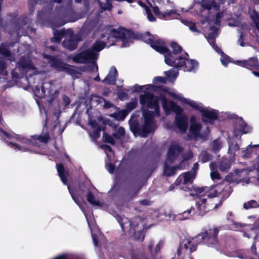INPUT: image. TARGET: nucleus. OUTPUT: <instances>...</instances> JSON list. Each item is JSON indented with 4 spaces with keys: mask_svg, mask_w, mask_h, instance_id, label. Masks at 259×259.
Here are the masks:
<instances>
[{
    "mask_svg": "<svg viewBox=\"0 0 259 259\" xmlns=\"http://www.w3.org/2000/svg\"><path fill=\"white\" fill-rule=\"evenodd\" d=\"M50 139V136L49 133L39 136L34 135L31 136V139L28 140L26 143L31 144L35 147H39V142L47 144Z\"/></svg>",
    "mask_w": 259,
    "mask_h": 259,
    "instance_id": "20",
    "label": "nucleus"
},
{
    "mask_svg": "<svg viewBox=\"0 0 259 259\" xmlns=\"http://www.w3.org/2000/svg\"><path fill=\"white\" fill-rule=\"evenodd\" d=\"M106 47V44L99 39H97L92 45L91 48L88 50H90L93 53H97L101 51L105 48Z\"/></svg>",
    "mask_w": 259,
    "mask_h": 259,
    "instance_id": "29",
    "label": "nucleus"
},
{
    "mask_svg": "<svg viewBox=\"0 0 259 259\" xmlns=\"http://www.w3.org/2000/svg\"><path fill=\"white\" fill-rule=\"evenodd\" d=\"M162 46L167 49V51L160 53L164 55L165 63L170 66L176 64V62L178 60L179 54L183 50L182 47L175 41H172L170 44L172 51L165 45V44L162 45Z\"/></svg>",
    "mask_w": 259,
    "mask_h": 259,
    "instance_id": "7",
    "label": "nucleus"
},
{
    "mask_svg": "<svg viewBox=\"0 0 259 259\" xmlns=\"http://www.w3.org/2000/svg\"><path fill=\"white\" fill-rule=\"evenodd\" d=\"M130 130L135 136H140L142 137H147L150 133L155 130L154 125L144 122L141 126L137 120H134L130 123Z\"/></svg>",
    "mask_w": 259,
    "mask_h": 259,
    "instance_id": "10",
    "label": "nucleus"
},
{
    "mask_svg": "<svg viewBox=\"0 0 259 259\" xmlns=\"http://www.w3.org/2000/svg\"><path fill=\"white\" fill-rule=\"evenodd\" d=\"M17 68L22 72L26 73L27 71L33 70L35 68L32 61L26 59L24 57H22L17 62Z\"/></svg>",
    "mask_w": 259,
    "mask_h": 259,
    "instance_id": "21",
    "label": "nucleus"
},
{
    "mask_svg": "<svg viewBox=\"0 0 259 259\" xmlns=\"http://www.w3.org/2000/svg\"><path fill=\"white\" fill-rule=\"evenodd\" d=\"M212 5L211 0H203L201 2L202 7L207 10H211V5Z\"/></svg>",
    "mask_w": 259,
    "mask_h": 259,
    "instance_id": "47",
    "label": "nucleus"
},
{
    "mask_svg": "<svg viewBox=\"0 0 259 259\" xmlns=\"http://www.w3.org/2000/svg\"><path fill=\"white\" fill-rule=\"evenodd\" d=\"M207 199L206 198H200L199 201L196 203V209L194 207H191L190 209L184 211L182 213L183 217V219H186L189 218V216L194 215L203 216L206 212L211 209L206 203ZM182 220V218H180Z\"/></svg>",
    "mask_w": 259,
    "mask_h": 259,
    "instance_id": "8",
    "label": "nucleus"
},
{
    "mask_svg": "<svg viewBox=\"0 0 259 259\" xmlns=\"http://www.w3.org/2000/svg\"><path fill=\"white\" fill-rule=\"evenodd\" d=\"M145 87V85H139L138 84H136L134 85L133 89H132L131 93H139Z\"/></svg>",
    "mask_w": 259,
    "mask_h": 259,
    "instance_id": "55",
    "label": "nucleus"
},
{
    "mask_svg": "<svg viewBox=\"0 0 259 259\" xmlns=\"http://www.w3.org/2000/svg\"><path fill=\"white\" fill-rule=\"evenodd\" d=\"M9 45H7L5 43H2L0 45V54L5 57H10L11 53L9 49Z\"/></svg>",
    "mask_w": 259,
    "mask_h": 259,
    "instance_id": "35",
    "label": "nucleus"
},
{
    "mask_svg": "<svg viewBox=\"0 0 259 259\" xmlns=\"http://www.w3.org/2000/svg\"><path fill=\"white\" fill-rule=\"evenodd\" d=\"M222 196L221 199V200L219 201V203L218 204H216L215 206L213 207V208H217L219 206H221L222 205L223 201L227 198L230 195V192L228 191L227 190L223 189L222 191Z\"/></svg>",
    "mask_w": 259,
    "mask_h": 259,
    "instance_id": "39",
    "label": "nucleus"
},
{
    "mask_svg": "<svg viewBox=\"0 0 259 259\" xmlns=\"http://www.w3.org/2000/svg\"><path fill=\"white\" fill-rule=\"evenodd\" d=\"M0 132L3 134V135L7 139L11 140L14 138V136L11 134L4 130L3 128H0Z\"/></svg>",
    "mask_w": 259,
    "mask_h": 259,
    "instance_id": "61",
    "label": "nucleus"
},
{
    "mask_svg": "<svg viewBox=\"0 0 259 259\" xmlns=\"http://www.w3.org/2000/svg\"><path fill=\"white\" fill-rule=\"evenodd\" d=\"M101 38H104V42L106 44V47L109 48L111 46L115 45L116 40L113 37L112 35L110 34V30L107 31L105 33H102L101 35Z\"/></svg>",
    "mask_w": 259,
    "mask_h": 259,
    "instance_id": "26",
    "label": "nucleus"
},
{
    "mask_svg": "<svg viewBox=\"0 0 259 259\" xmlns=\"http://www.w3.org/2000/svg\"><path fill=\"white\" fill-rule=\"evenodd\" d=\"M117 220L119 223L123 232L135 241H143L144 234L142 230L137 231L139 226L138 222L135 220H130L124 216H118Z\"/></svg>",
    "mask_w": 259,
    "mask_h": 259,
    "instance_id": "3",
    "label": "nucleus"
},
{
    "mask_svg": "<svg viewBox=\"0 0 259 259\" xmlns=\"http://www.w3.org/2000/svg\"><path fill=\"white\" fill-rule=\"evenodd\" d=\"M210 177L212 180H221V176L218 170L212 171L210 172Z\"/></svg>",
    "mask_w": 259,
    "mask_h": 259,
    "instance_id": "56",
    "label": "nucleus"
},
{
    "mask_svg": "<svg viewBox=\"0 0 259 259\" xmlns=\"http://www.w3.org/2000/svg\"><path fill=\"white\" fill-rule=\"evenodd\" d=\"M198 158L199 161L204 163L212 160L213 156L207 151L203 150L200 153Z\"/></svg>",
    "mask_w": 259,
    "mask_h": 259,
    "instance_id": "33",
    "label": "nucleus"
},
{
    "mask_svg": "<svg viewBox=\"0 0 259 259\" xmlns=\"http://www.w3.org/2000/svg\"><path fill=\"white\" fill-rule=\"evenodd\" d=\"M175 123L176 127L183 133H185L188 126V117L185 114L175 116Z\"/></svg>",
    "mask_w": 259,
    "mask_h": 259,
    "instance_id": "18",
    "label": "nucleus"
},
{
    "mask_svg": "<svg viewBox=\"0 0 259 259\" xmlns=\"http://www.w3.org/2000/svg\"><path fill=\"white\" fill-rule=\"evenodd\" d=\"M118 97L120 100L123 101L128 98V95L126 92L121 91L118 93Z\"/></svg>",
    "mask_w": 259,
    "mask_h": 259,
    "instance_id": "59",
    "label": "nucleus"
},
{
    "mask_svg": "<svg viewBox=\"0 0 259 259\" xmlns=\"http://www.w3.org/2000/svg\"><path fill=\"white\" fill-rule=\"evenodd\" d=\"M221 61L223 65L227 66L230 62V57L226 55H223L221 57Z\"/></svg>",
    "mask_w": 259,
    "mask_h": 259,
    "instance_id": "57",
    "label": "nucleus"
},
{
    "mask_svg": "<svg viewBox=\"0 0 259 259\" xmlns=\"http://www.w3.org/2000/svg\"><path fill=\"white\" fill-rule=\"evenodd\" d=\"M140 103L143 106H146L150 109H154L157 116L160 114V107L159 104V100H161L162 103V107L165 111L168 109L167 105V99L164 95L160 96H155L152 93L149 92H145L144 94H141L139 96Z\"/></svg>",
    "mask_w": 259,
    "mask_h": 259,
    "instance_id": "2",
    "label": "nucleus"
},
{
    "mask_svg": "<svg viewBox=\"0 0 259 259\" xmlns=\"http://www.w3.org/2000/svg\"><path fill=\"white\" fill-rule=\"evenodd\" d=\"M109 30L110 34L112 35L116 41H118L119 39L122 40V47L129 46L131 39L136 38L133 31L123 27H120L117 29L112 28L109 29Z\"/></svg>",
    "mask_w": 259,
    "mask_h": 259,
    "instance_id": "6",
    "label": "nucleus"
},
{
    "mask_svg": "<svg viewBox=\"0 0 259 259\" xmlns=\"http://www.w3.org/2000/svg\"><path fill=\"white\" fill-rule=\"evenodd\" d=\"M220 148L221 145L219 142L217 140H214L212 145V151L215 153H217L220 150Z\"/></svg>",
    "mask_w": 259,
    "mask_h": 259,
    "instance_id": "53",
    "label": "nucleus"
},
{
    "mask_svg": "<svg viewBox=\"0 0 259 259\" xmlns=\"http://www.w3.org/2000/svg\"><path fill=\"white\" fill-rule=\"evenodd\" d=\"M127 111L126 110H122L118 113H114V117L118 120H123L127 115Z\"/></svg>",
    "mask_w": 259,
    "mask_h": 259,
    "instance_id": "40",
    "label": "nucleus"
},
{
    "mask_svg": "<svg viewBox=\"0 0 259 259\" xmlns=\"http://www.w3.org/2000/svg\"><path fill=\"white\" fill-rule=\"evenodd\" d=\"M259 207V204H257V202L254 200H251L243 204V207L245 209H248L251 208H256Z\"/></svg>",
    "mask_w": 259,
    "mask_h": 259,
    "instance_id": "41",
    "label": "nucleus"
},
{
    "mask_svg": "<svg viewBox=\"0 0 259 259\" xmlns=\"http://www.w3.org/2000/svg\"><path fill=\"white\" fill-rule=\"evenodd\" d=\"M231 167V162L227 158H223L221 160L219 165V168L221 171H228Z\"/></svg>",
    "mask_w": 259,
    "mask_h": 259,
    "instance_id": "32",
    "label": "nucleus"
},
{
    "mask_svg": "<svg viewBox=\"0 0 259 259\" xmlns=\"http://www.w3.org/2000/svg\"><path fill=\"white\" fill-rule=\"evenodd\" d=\"M59 92L58 91H56L54 93V94H53L51 95L50 99L49 100V102L50 103H52L55 101L56 98L57 97V96L59 94Z\"/></svg>",
    "mask_w": 259,
    "mask_h": 259,
    "instance_id": "64",
    "label": "nucleus"
},
{
    "mask_svg": "<svg viewBox=\"0 0 259 259\" xmlns=\"http://www.w3.org/2000/svg\"><path fill=\"white\" fill-rule=\"evenodd\" d=\"M152 10L155 15L160 19H166L167 18L174 19L177 18V16L180 15L179 13H177L176 10H170L169 11L161 13L157 6L153 7Z\"/></svg>",
    "mask_w": 259,
    "mask_h": 259,
    "instance_id": "19",
    "label": "nucleus"
},
{
    "mask_svg": "<svg viewBox=\"0 0 259 259\" xmlns=\"http://www.w3.org/2000/svg\"><path fill=\"white\" fill-rule=\"evenodd\" d=\"M117 76L118 72L116 68L114 66H112L109 73L103 80L102 82L106 84L115 85Z\"/></svg>",
    "mask_w": 259,
    "mask_h": 259,
    "instance_id": "23",
    "label": "nucleus"
},
{
    "mask_svg": "<svg viewBox=\"0 0 259 259\" xmlns=\"http://www.w3.org/2000/svg\"><path fill=\"white\" fill-rule=\"evenodd\" d=\"M6 64L4 59L0 57V75H6L7 71L5 70Z\"/></svg>",
    "mask_w": 259,
    "mask_h": 259,
    "instance_id": "46",
    "label": "nucleus"
},
{
    "mask_svg": "<svg viewBox=\"0 0 259 259\" xmlns=\"http://www.w3.org/2000/svg\"><path fill=\"white\" fill-rule=\"evenodd\" d=\"M184 150V148L179 144H171L167 150V162L170 164L174 163Z\"/></svg>",
    "mask_w": 259,
    "mask_h": 259,
    "instance_id": "15",
    "label": "nucleus"
},
{
    "mask_svg": "<svg viewBox=\"0 0 259 259\" xmlns=\"http://www.w3.org/2000/svg\"><path fill=\"white\" fill-rule=\"evenodd\" d=\"M251 17L255 25L256 28L259 32V13L255 10H253Z\"/></svg>",
    "mask_w": 259,
    "mask_h": 259,
    "instance_id": "42",
    "label": "nucleus"
},
{
    "mask_svg": "<svg viewBox=\"0 0 259 259\" xmlns=\"http://www.w3.org/2000/svg\"><path fill=\"white\" fill-rule=\"evenodd\" d=\"M153 82L155 84H156L158 83H166V78L164 77L156 76L153 78Z\"/></svg>",
    "mask_w": 259,
    "mask_h": 259,
    "instance_id": "51",
    "label": "nucleus"
},
{
    "mask_svg": "<svg viewBox=\"0 0 259 259\" xmlns=\"http://www.w3.org/2000/svg\"><path fill=\"white\" fill-rule=\"evenodd\" d=\"M100 6L102 10V12L105 11H110L112 8V3L109 0H107V2L103 5L100 3Z\"/></svg>",
    "mask_w": 259,
    "mask_h": 259,
    "instance_id": "45",
    "label": "nucleus"
},
{
    "mask_svg": "<svg viewBox=\"0 0 259 259\" xmlns=\"http://www.w3.org/2000/svg\"><path fill=\"white\" fill-rule=\"evenodd\" d=\"M186 57L179 56L178 60L176 62V64H174L172 67L182 69L184 71H195L198 66V63L195 60L188 59L189 56L188 53H185Z\"/></svg>",
    "mask_w": 259,
    "mask_h": 259,
    "instance_id": "11",
    "label": "nucleus"
},
{
    "mask_svg": "<svg viewBox=\"0 0 259 259\" xmlns=\"http://www.w3.org/2000/svg\"><path fill=\"white\" fill-rule=\"evenodd\" d=\"M202 128L201 123L197 122L195 124H190V132L195 137H199L204 139L203 136L200 134Z\"/></svg>",
    "mask_w": 259,
    "mask_h": 259,
    "instance_id": "28",
    "label": "nucleus"
},
{
    "mask_svg": "<svg viewBox=\"0 0 259 259\" xmlns=\"http://www.w3.org/2000/svg\"><path fill=\"white\" fill-rule=\"evenodd\" d=\"M67 188L72 199L78 205L80 204L79 197L81 194H83L87 191V200L88 202L93 206H101L100 202L95 200V197L91 189L86 188L83 184L79 186L78 190L75 188L71 187L69 185H68Z\"/></svg>",
    "mask_w": 259,
    "mask_h": 259,
    "instance_id": "4",
    "label": "nucleus"
},
{
    "mask_svg": "<svg viewBox=\"0 0 259 259\" xmlns=\"http://www.w3.org/2000/svg\"><path fill=\"white\" fill-rule=\"evenodd\" d=\"M141 39L150 46L158 53H163L167 51V49L162 47L164 41L160 38L155 39L154 36L149 32H146L141 35Z\"/></svg>",
    "mask_w": 259,
    "mask_h": 259,
    "instance_id": "12",
    "label": "nucleus"
},
{
    "mask_svg": "<svg viewBox=\"0 0 259 259\" xmlns=\"http://www.w3.org/2000/svg\"><path fill=\"white\" fill-rule=\"evenodd\" d=\"M56 168L58 173V175L62 183L65 185H67V179L66 175L65 173V169L63 164L61 163H57Z\"/></svg>",
    "mask_w": 259,
    "mask_h": 259,
    "instance_id": "30",
    "label": "nucleus"
},
{
    "mask_svg": "<svg viewBox=\"0 0 259 259\" xmlns=\"http://www.w3.org/2000/svg\"><path fill=\"white\" fill-rule=\"evenodd\" d=\"M217 1V0H211L212 5H211V9L213 8L215 11L220 10V5Z\"/></svg>",
    "mask_w": 259,
    "mask_h": 259,
    "instance_id": "60",
    "label": "nucleus"
},
{
    "mask_svg": "<svg viewBox=\"0 0 259 259\" xmlns=\"http://www.w3.org/2000/svg\"><path fill=\"white\" fill-rule=\"evenodd\" d=\"M244 37L245 36L244 35V34L242 32H241L240 37L238 40V42L241 47L245 46V44L244 42Z\"/></svg>",
    "mask_w": 259,
    "mask_h": 259,
    "instance_id": "62",
    "label": "nucleus"
},
{
    "mask_svg": "<svg viewBox=\"0 0 259 259\" xmlns=\"http://www.w3.org/2000/svg\"><path fill=\"white\" fill-rule=\"evenodd\" d=\"M41 1L42 0H28V5L29 6L30 11H33L37 4Z\"/></svg>",
    "mask_w": 259,
    "mask_h": 259,
    "instance_id": "52",
    "label": "nucleus"
},
{
    "mask_svg": "<svg viewBox=\"0 0 259 259\" xmlns=\"http://www.w3.org/2000/svg\"><path fill=\"white\" fill-rule=\"evenodd\" d=\"M193 191L195 192L194 193H190L191 196H196L197 198H202L201 197L204 195L207 194L208 198H212L218 196V192L216 190H213L212 192H210L211 188L207 186L203 187H193Z\"/></svg>",
    "mask_w": 259,
    "mask_h": 259,
    "instance_id": "16",
    "label": "nucleus"
},
{
    "mask_svg": "<svg viewBox=\"0 0 259 259\" xmlns=\"http://www.w3.org/2000/svg\"><path fill=\"white\" fill-rule=\"evenodd\" d=\"M40 88H41V93H40L39 88L37 86H36L35 88V93L36 94H38L39 95H38V96H39V97H42L46 96L45 88L44 87V85H42L40 86Z\"/></svg>",
    "mask_w": 259,
    "mask_h": 259,
    "instance_id": "48",
    "label": "nucleus"
},
{
    "mask_svg": "<svg viewBox=\"0 0 259 259\" xmlns=\"http://www.w3.org/2000/svg\"><path fill=\"white\" fill-rule=\"evenodd\" d=\"M188 27H189L190 30L191 31H192V32H198L199 31L196 27V24L193 22H192L190 24V25H189Z\"/></svg>",
    "mask_w": 259,
    "mask_h": 259,
    "instance_id": "63",
    "label": "nucleus"
},
{
    "mask_svg": "<svg viewBox=\"0 0 259 259\" xmlns=\"http://www.w3.org/2000/svg\"><path fill=\"white\" fill-rule=\"evenodd\" d=\"M195 177V174L190 171H187L183 174L184 184H186L190 182Z\"/></svg>",
    "mask_w": 259,
    "mask_h": 259,
    "instance_id": "37",
    "label": "nucleus"
},
{
    "mask_svg": "<svg viewBox=\"0 0 259 259\" xmlns=\"http://www.w3.org/2000/svg\"><path fill=\"white\" fill-rule=\"evenodd\" d=\"M101 131V127L99 126H98L96 129H95L94 130V131L92 132L91 136L92 137V138L94 140H97L100 136Z\"/></svg>",
    "mask_w": 259,
    "mask_h": 259,
    "instance_id": "49",
    "label": "nucleus"
},
{
    "mask_svg": "<svg viewBox=\"0 0 259 259\" xmlns=\"http://www.w3.org/2000/svg\"><path fill=\"white\" fill-rule=\"evenodd\" d=\"M99 54L93 53L90 50H86L74 55L72 61L76 63L84 64L98 59Z\"/></svg>",
    "mask_w": 259,
    "mask_h": 259,
    "instance_id": "13",
    "label": "nucleus"
},
{
    "mask_svg": "<svg viewBox=\"0 0 259 259\" xmlns=\"http://www.w3.org/2000/svg\"><path fill=\"white\" fill-rule=\"evenodd\" d=\"M131 259H149L145 254L138 253L132 256Z\"/></svg>",
    "mask_w": 259,
    "mask_h": 259,
    "instance_id": "58",
    "label": "nucleus"
},
{
    "mask_svg": "<svg viewBox=\"0 0 259 259\" xmlns=\"http://www.w3.org/2000/svg\"><path fill=\"white\" fill-rule=\"evenodd\" d=\"M54 36L51 38V41L52 42H55L59 44L62 38L66 34V32L64 29H62L61 30H54L53 31Z\"/></svg>",
    "mask_w": 259,
    "mask_h": 259,
    "instance_id": "31",
    "label": "nucleus"
},
{
    "mask_svg": "<svg viewBox=\"0 0 259 259\" xmlns=\"http://www.w3.org/2000/svg\"><path fill=\"white\" fill-rule=\"evenodd\" d=\"M48 59L51 63L52 67L56 69L58 71H62L66 63L63 61L55 56L49 55L48 57Z\"/></svg>",
    "mask_w": 259,
    "mask_h": 259,
    "instance_id": "24",
    "label": "nucleus"
},
{
    "mask_svg": "<svg viewBox=\"0 0 259 259\" xmlns=\"http://www.w3.org/2000/svg\"><path fill=\"white\" fill-rule=\"evenodd\" d=\"M251 131V127L240 117L239 119L235 121L233 124V133L235 137L237 138L243 134L249 133Z\"/></svg>",
    "mask_w": 259,
    "mask_h": 259,
    "instance_id": "14",
    "label": "nucleus"
},
{
    "mask_svg": "<svg viewBox=\"0 0 259 259\" xmlns=\"http://www.w3.org/2000/svg\"><path fill=\"white\" fill-rule=\"evenodd\" d=\"M199 244L196 236L183 239L179 244L177 249V254L175 255L174 258L171 259H184V257L182 255V250L183 248L186 250L189 249V253H192L196 251Z\"/></svg>",
    "mask_w": 259,
    "mask_h": 259,
    "instance_id": "9",
    "label": "nucleus"
},
{
    "mask_svg": "<svg viewBox=\"0 0 259 259\" xmlns=\"http://www.w3.org/2000/svg\"><path fill=\"white\" fill-rule=\"evenodd\" d=\"M155 112L144 109L143 111V116L144 118V122L154 125V116Z\"/></svg>",
    "mask_w": 259,
    "mask_h": 259,
    "instance_id": "27",
    "label": "nucleus"
},
{
    "mask_svg": "<svg viewBox=\"0 0 259 259\" xmlns=\"http://www.w3.org/2000/svg\"><path fill=\"white\" fill-rule=\"evenodd\" d=\"M79 39L75 38L74 36H69L68 39H65L62 42L63 46L70 51L75 50L78 46Z\"/></svg>",
    "mask_w": 259,
    "mask_h": 259,
    "instance_id": "25",
    "label": "nucleus"
},
{
    "mask_svg": "<svg viewBox=\"0 0 259 259\" xmlns=\"http://www.w3.org/2000/svg\"><path fill=\"white\" fill-rule=\"evenodd\" d=\"M169 94L174 98L179 100L183 104L188 105L193 109L199 111L201 114L202 122L212 125L218 119L219 117L218 112L215 110L205 109L199 106L195 101L184 97H180L175 93L170 92Z\"/></svg>",
    "mask_w": 259,
    "mask_h": 259,
    "instance_id": "1",
    "label": "nucleus"
},
{
    "mask_svg": "<svg viewBox=\"0 0 259 259\" xmlns=\"http://www.w3.org/2000/svg\"><path fill=\"white\" fill-rule=\"evenodd\" d=\"M102 140L104 143H109L112 145H114L115 144V141L113 138L106 132L103 134Z\"/></svg>",
    "mask_w": 259,
    "mask_h": 259,
    "instance_id": "38",
    "label": "nucleus"
},
{
    "mask_svg": "<svg viewBox=\"0 0 259 259\" xmlns=\"http://www.w3.org/2000/svg\"><path fill=\"white\" fill-rule=\"evenodd\" d=\"M170 109L176 113V116L184 115L183 109L172 102L170 103Z\"/></svg>",
    "mask_w": 259,
    "mask_h": 259,
    "instance_id": "34",
    "label": "nucleus"
},
{
    "mask_svg": "<svg viewBox=\"0 0 259 259\" xmlns=\"http://www.w3.org/2000/svg\"><path fill=\"white\" fill-rule=\"evenodd\" d=\"M221 227L211 228H203L202 231L196 236L199 244L208 246H213L218 244V234Z\"/></svg>",
    "mask_w": 259,
    "mask_h": 259,
    "instance_id": "5",
    "label": "nucleus"
},
{
    "mask_svg": "<svg viewBox=\"0 0 259 259\" xmlns=\"http://www.w3.org/2000/svg\"><path fill=\"white\" fill-rule=\"evenodd\" d=\"M137 106V101H133L131 102L128 103L126 104V110L128 111H131L133 110H134Z\"/></svg>",
    "mask_w": 259,
    "mask_h": 259,
    "instance_id": "54",
    "label": "nucleus"
},
{
    "mask_svg": "<svg viewBox=\"0 0 259 259\" xmlns=\"http://www.w3.org/2000/svg\"><path fill=\"white\" fill-rule=\"evenodd\" d=\"M240 149V147L237 142L229 143V150L236 152Z\"/></svg>",
    "mask_w": 259,
    "mask_h": 259,
    "instance_id": "50",
    "label": "nucleus"
},
{
    "mask_svg": "<svg viewBox=\"0 0 259 259\" xmlns=\"http://www.w3.org/2000/svg\"><path fill=\"white\" fill-rule=\"evenodd\" d=\"M184 160H182L178 165L169 166L166 160L163 166V175L166 177H170L176 174V170L178 169H184L182 167V165Z\"/></svg>",
    "mask_w": 259,
    "mask_h": 259,
    "instance_id": "22",
    "label": "nucleus"
},
{
    "mask_svg": "<svg viewBox=\"0 0 259 259\" xmlns=\"http://www.w3.org/2000/svg\"><path fill=\"white\" fill-rule=\"evenodd\" d=\"M145 90H151L154 92L157 91H163L164 92H167V89H162L161 86L156 85H154L153 84H149L145 85Z\"/></svg>",
    "mask_w": 259,
    "mask_h": 259,
    "instance_id": "36",
    "label": "nucleus"
},
{
    "mask_svg": "<svg viewBox=\"0 0 259 259\" xmlns=\"http://www.w3.org/2000/svg\"><path fill=\"white\" fill-rule=\"evenodd\" d=\"M236 64L249 70H259V63L256 57L250 58L246 60L237 61Z\"/></svg>",
    "mask_w": 259,
    "mask_h": 259,
    "instance_id": "17",
    "label": "nucleus"
},
{
    "mask_svg": "<svg viewBox=\"0 0 259 259\" xmlns=\"http://www.w3.org/2000/svg\"><path fill=\"white\" fill-rule=\"evenodd\" d=\"M62 71L66 72L69 75H74L76 73V71L72 66H70L67 64H65Z\"/></svg>",
    "mask_w": 259,
    "mask_h": 259,
    "instance_id": "43",
    "label": "nucleus"
},
{
    "mask_svg": "<svg viewBox=\"0 0 259 259\" xmlns=\"http://www.w3.org/2000/svg\"><path fill=\"white\" fill-rule=\"evenodd\" d=\"M144 8L146 11V13L147 15V18L148 20L150 22H154L156 21V18L152 14L151 10L147 5H144Z\"/></svg>",
    "mask_w": 259,
    "mask_h": 259,
    "instance_id": "44",
    "label": "nucleus"
}]
</instances>
